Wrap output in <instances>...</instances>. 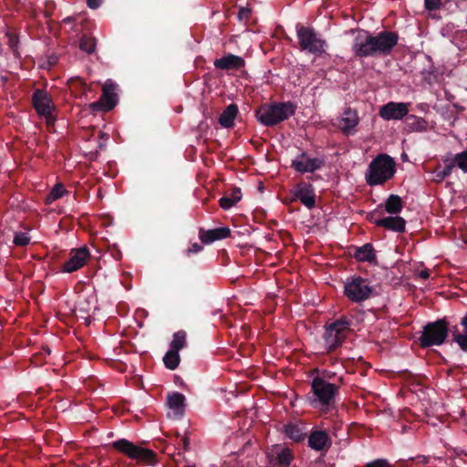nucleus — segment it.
I'll list each match as a JSON object with an SVG mask.
<instances>
[{
	"label": "nucleus",
	"instance_id": "obj_1",
	"mask_svg": "<svg viewBox=\"0 0 467 467\" xmlns=\"http://www.w3.org/2000/svg\"><path fill=\"white\" fill-rule=\"evenodd\" d=\"M356 32L351 50L358 58L389 56L400 39L399 34L390 30H383L376 35L364 29H357Z\"/></svg>",
	"mask_w": 467,
	"mask_h": 467
},
{
	"label": "nucleus",
	"instance_id": "obj_2",
	"mask_svg": "<svg viewBox=\"0 0 467 467\" xmlns=\"http://www.w3.org/2000/svg\"><path fill=\"white\" fill-rule=\"evenodd\" d=\"M339 388L340 385L335 382L313 379L306 400L312 408L328 412L336 408V398L338 395Z\"/></svg>",
	"mask_w": 467,
	"mask_h": 467
},
{
	"label": "nucleus",
	"instance_id": "obj_3",
	"mask_svg": "<svg viewBox=\"0 0 467 467\" xmlns=\"http://www.w3.org/2000/svg\"><path fill=\"white\" fill-rule=\"evenodd\" d=\"M296 109L293 101L264 103L256 109L255 116L261 124L274 127L294 116Z\"/></svg>",
	"mask_w": 467,
	"mask_h": 467
},
{
	"label": "nucleus",
	"instance_id": "obj_4",
	"mask_svg": "<svg viewBox=\"0 0 467 467\" xmlns=\"http://www.w3.org/2000/svg\"><path fill=\"white\" fill-rule=\"evenodd\" d=\"M396 172V163L390 156L379 154L369 163L366 172V182L369 186L382 185Z\"/></svg>",
	"mask_w": 467,
	"mask_h": 467
},
{
	"label": "nucleus",
	"instance_id": "obj_5",
	"mask_svg": "<svg viewBox=\"0 0 467 467\" xmlns=\"http://www.w3.org/2000/svg\"><path fill=\"white\" fill-rule=\"evenodd\" d=\"M351 325L352 320L346 316H342L326 326L323 338L328 353L335 351L342 345L350 331Z\"/></svg>",
	"mask_w": 467,
	"mask_h": 467
},
{
	"label": "nucleus",
	"instance_id": "obj_6",
	"mask_svg": "<svg viewBox=\"0 0 467 467\" xmlns=\"http://www.w3.org/2000/svg\"><path fill=\"white\" fill-rule=\"evenodd\" d=\"M296 36L301 51L320 57L326 52L327 42L313 27L298 23L296 26Z\"/></svg>",
	"mask_w": 467,
	"mask_h": 467
},
{
	"label": "nucleus",
	"instance_id": "obj_7",
	"mask_svg": "<svg viewBox=\"0 0 467 467\" xmlns=\"http://www.w3.org/2000/svg\"><path fill=\"white\" fill-rule=\"evenodd\" d=\"M449 331V322L446 318L427 323L419 337L420 347L426 348L442 345L448 337Z\"/></svg>",
	"mask_w": 467,
	"mask_h": 467
},
{
	"label": "nucleus",
	"instance_id": "obj_8",
	"mask_svg": "<svg viewBox=\"0 0 467 467\" xmlns=\"http://www.w3.org/2000/svg\"><path fill=\"white\" fill-rule=\"evenodd\" d=\"M111 447L123 453L127 457L148 465L156 463V453L150 449H145L126 440L119 439L111 443Z\"/></svg>",
	"mask_w": 467,
	"mask_h": 467
},
{
	"label": "nucleus",
	"instance_id": "obj_9",
	"mask_svg": "<svg viewBox=\"0 0 467 467\" xmlns=\"http://www.w3.org/2000/svg\"><path fill=\"white\" fill-rule=\"evenodd\" d=\"M374 290L370 281L360 275L348 278L344 285V295L353 303H361L369 299Z\"/></svg>",
	"mask_w": 467,
	"mask_h": 467
},
{
	"label": "nucleus",
	"instance_id": "obj_10",
	"mask_svg": "<svg viewBox=\"0 0 467 467\" xmlns=\"http://www.w3.org/2000/svg\"><path fill=\"white\" fill-rule=\"evenodd\" d=\"M32 104L39 116L45 117L47 123L53 124L55 119L52 116L54 105L51 96L44 89L36 88L32 95Z\"/></svg>",
	"mask_w": 467,
	"mask_h": 467
},
{
	"label": "nucleus",
	"instance_id": "obj_11",
	"mask_svg": "<svg viewBox=\"0 0 467 467\" xmlns=\"http://www.w3.org/2000/svg\"><path fill=\"white\" fill-rule=\"evenodd\" d=\"M325 164L324 159L311 158L306 151H302L291 162V167L299 173L315 172Z\"/></svg>",
	"mask_w": 467,
	"mask_h": 467
},
{
	"label": "nucleus",
	"instance_id": "obj_12",
	"mask_svg": "<svg viewBox=\"0 0 467 467\" xmlns=\"http://www.w3.org/2000/svg\"><path fill=\"white\" fill-rule=\"evenodd\" d=\"M410 103L389 101L379 108V115L385 120H400L409 114Z\"/></svg>",
	"mask_w": 467,
	"mask_h": 467
},
{
	"label": "nucleus",
	"instance_id": "obj_13",
	"mask_svg": "<svg viewBox=\"0 0 467 467\" xmlns=\"http://www.w3.org/2000/svg\"><path fill=\"white\" fill-rule=\"evenodd\" d=\"M294 200H299L307 209L316 207V193L314 186L307 182H299L291 191Z\"/></svg>",
	"mask_w": 467,
	"mask_h": 467
},
{
	"label": "nucleus",
	"instance_id": "obj_14",
	"mask_svg": "<svg viewBox=\"0 0 467 467\" xmlns=\"http://www.w3.org/2000/svg\"><path fill=\"white\" fill-rule=\"evenodd\" d=\"M90 256L87 247L72 250L69 258L64 263L62 269L66 273H72L80 269Z\"/></svg>",
	"mask_w": 467,
	"mask_h": 467
},
{
	"label": "nucleus",
	"instance_id": "obj_15",
	"mask_svg": "<svg viewBox=\"0 0 467 467\" xmlns=\"http://www.w3.org/2000/svg\"><path fill=\"white\" fill-rule=\"evenodd\" d=\"M267 458L273 467H289L294 455L288 447L275 445L272 452H267Z\"/></svg>",
	"mask_w": 467,
	"mask_h": 467
},
{
	"label": "nucleus",
	"instance_id": "obj_16",
	"mask_svg": "<svg viewBox=\"0 0 467 467\" xmlns=\"http://www.w3.org/2000/svg\"><path fill=\"white\" fill-rule=\"evenodd\" d=\"M331 445V438L326 431L314 430L308 435V446L314 451L327 452Z\"/></svg>",
	"mask_w": 467,
	"mask_h": 467
},
{
	"label": "nucleus",
	"instance_id": "obj_17",
	"mask_svg": "<svg viewBox=\"0 0 467 467\" xmlns=\"http://www.w3.org/2000/svg\"><path fill=\"white\" fill-rule=\"evenodd\" d=\"M358 122L359 118L358 116V112L351 108H347L339 120V127L345 135L349 136L356 133V127Z\"/></svg>",
	"mask_w": 467,
	"mask_h": 467
},
{
	"label": "nucleus",
	"instance_id": "obj_18",
	"mask_svg": "<svg viewBox=\"0 0 467 467\" xmlns=\"http://www.w3.org/2000/svg\"><path fill=\"white\" fill-rule=\"evenodd\" d=\"M231 235L229 227H219L211 230L199 229V239L203 244H210L215 241L223 240Z\"/></svg>",
	"mask_w": 467,
	"mask_h": 467
},
{
	"label": "nucleus",
	"instance_id": "obj_19",
	"mask_svg": "<svg viewBox=\"0 0 467 467\" xmlns=\"http://www.w3.org/2000/svg\"><path fill=\"white\" fill-rule=\"evenodd\" d=\"M351 256L358 262L378 265L376 250L372 244L367 243L361 246H353Z\"/></svg>",
	"mask_w": 467,
	"mask_h": 467
},
{
	"label": "nucleus",
	"instance_id": "obj_20",
	"mask_svg": "<svg viewBox=\"0 0 467 467\" xmlns=\"http://www.w3.org/2000/svg\"><path fill=\"white\" fill-rule=\"evenodd\" d=\"M213 65L215 68L222 70H239L245 66V61L242 57L228 53L215 59Z\"/></svg>",
	"mask_w": 467,
	"mask_h": 467
},
{
	"label": "nucleus",
	"instance_id": "obj_21",
	"mask_svg": "<svg viewBox=\"0 0 467 467\" xmlns=\"http://www.w3.org/2000/svg\"><path fill=\"white\" fill-rule=\"evenodd\" d=\"M284 432L295 442H301L307 436L306 427L302 422H289L284 425Z\"/></svg>",
	"mask_w": 467,
	"mask_h": 467
},
{
	"label": "nucleus",
	"instance_id": "obj_22",
	"mask_svg": "<svg viewBox=\"0 0 467 467\" xmlns=\"http://www.w3.org/2000/svg\"><path fill=\"white\" fill-rule=\"evenodd\" d=\"M117 85L111 80L108 79L102 88V95L100 99L106 103V109H113L118 103V95L116 93Z\"/></svg>",
	"mask_w": 467,
	"mask_h": 467
},
{
	"label": "nucleus",
	"instance_id": "obj_23",
	"mask_svg": "<svg viewBox=\"0 0 467 467\" xmlns=\"http://www.w3.org/2000/svg\"><path fill=\"white\" fill-rule=\"evenodd\" d=\"M381 222V227L396 232V233H404L406 228V221L404 218L400 216H387L383 218V221Z\"/></svg>",
	"mask_w": 467,
	"mask_h": 467
},
{
	"label": "nucleus",
	"instance_id": "obj_24",
	"mask_svg": "<svg viewBox=\"0 0 467 467\" xmlns=\"http://www.w3.org/2000/svg\"><path fill=\"white\" fill-rule=\"evenodd\" d=\"M168 407L176 414L182 415L185 408V396L180 392H172L167 395Z\"/></svg>",
	"mask_w": 467,
	"mask_h": 467
},
{
	"label": "nucleus",
	"instance_id": "obj_25",
	"mask_svg": "<svg viewBox=\"0 0 467 467\" xmlns=\"http://www.w3.org/2000/svg\"><path fill=\"white\" fill-rule=\"evenodd\" d=\"M238 113V107L232 103L228 105L219 117V123L223 128H231L234 124V119Z\"/></svg>",
	"mask_w": 467,
	"mask_h": 467
},
{
	"label": "nucleus",
	"instance_id": "obj_26",
	"mask_svg": "<svg viewBox=\"0 0 467 467\" xmlns=\"http://www.w3.org/2000/svg\"><path fill=\"white\" fill-rule=\"evenodd\" d=\"M404 206L401 197L397 194H390L383 204L384 213L399 214Z\"/></svg>",
	"mask_w": 467,
	"mask_h": 467
},
{
	"label": "nucleus",
	"instance_id": "obj_27",
	"mask_svg": "<svg viewBox=\"0 0 467 467\" xmlns=\"http://www.w3.org/2000/svg\"><path fill=\"white\" fill-rule=\"evenodd\" d=\"M242 199L241 189L234 187L230 194L223 196L219 200V205L223 210H229Z\"/></svg>",
	"mask_w": 467,
	"mask_h": 467
},
{
	"label": "nucleus",
	"instance_id": "obj_28",
	"mask_svg": "<svg viewBox=\"0 0 467 467\" xmlns=\"http://www.w3.org/2000/svg\"><path fill=\"white\" fill-rule=\"evenodd\" d=\"M406 117V130L409 132L426 130L427 122L423 118L415 115H407Z\"/></svg>",
	"mask_w": 467,
	"mask_h": 467
},
{
	"label": "nucleus",
	"instance_id": "obj_29",
	"mask_svg": "<svg viewBox=\"0 0 467 467\" xmlns=\"http://www.w3.org/2000/svg\"><path fill=\"white\" fill-rule=\"evenodd\" d=\"M186 337L187 334L184 330L175 332L170 344L171 349L179 352L181 349L185 348L187 345Z\"/></svg>",
	"mask_w": 467,
	"mask_h": 467
},
{
	"label": "nucleus",
	"instance_id": "obj_30",
	"mask_svg": "<svg viewBox=\"0 0 467 467\" xmlns=\"http://www.w3.org/2000/svg\"><path fill=\"white\" fill-rule=\"evenodd\" d=\"M180 355L179 352L170 349L166 352L163 357V363L165 367L171 370H174L178 368L180 363Z\"/></svg>",
	"mask_w": 467,
	"mask_h": 467
},
{
	"label": "nucleus",
	"instance_id": "obj_31",
	"mask_svg": "<svg viewBox=\"0 0 467 467\" xmlns=\"http://www.w3.org/2000/svg\"><path fill=\"white\" fill-rule=\"evenodd\" d=\"M384 218V210L383 204H379L376 209L371 211L367 215V220L371 223L376 224L379 227H381V222Z\"/></svg>",
	"mask_w": 467,
	"mask_h": 467
},
{
	"label": "nucleus",
	"instance_id": "obj_32",
	"mask_svg": "<svg viewBox=\"0 0 467 467\" xmlns=\"http://www.w3.org/2000/svg\"><path fill=\"white\" fill-rule=\"evenodd\" d=\"M96 47V40L94 37L88 36L87 35H83L79 41V48L88 53L91 54L95 51Z\"/></svg>",
	"mask_w": 467,
	"mask_h": 467
},
{
	"label": "nucleus",
	"instance_id": "obj_33",
	"mask_svg": "<svg viewBox=\"0 0 467 467\" xmlns=\"http://www.w3.org/2000/svg\"><path fill=\"white\" fill-rule=\"evenodd\" d=\"M454 167H458L463 172L467 173V150L457 153L451 161Z\"/></svg>",
	"mask_w": 467,
	"mask_h": 467
},
{
	"label": "nucleus",
	"instance_id": "obj_34",
	"mask_svg": "<svg viewBox=\"0 0 467 467\" xmlns=\"http://www.w3.org/2000/svg\"><path fill=\"white\" fill-rule=\"evenodd\" d=\"M454 168V164H452L451 161L447 163L442 169H436L435 173V180L437 182H442L445 178L449 177L452 171V169Z\"/></svg>",
	"mask_w": 467,
	"mask_h": 467
},
{
	"label": "nucleus",
	"instance_id": "obj_35",
	"mask_svg": "<svg viewBox=\"0 0 467 467\" xmlns=\"http://www.w3.org/2000/svg\"><path fill=\"white\" fill-rule=\"evenodd\" d=\"M6 36L8 38L7 45L9 46L10 49L14 53L16 57H18V45H19V38L18 36L13 32V31H7Z\"/></svg>",
	"mask_w": 467,
	"mask_h": 467
},
{
	"label": "nucleus",
	"instance_id": "obj_36",
	"mask_svg": "<svg viewBox=\"0 0 467 467\" xmlns=\"http://www.w3.org/2000/svg\"><path fill=\"white\" fill-rule=\"evenodd\" d=\"M311 373L314 376L313 379H321L324 381H330L336 378V373L327 369L319 370L318 368H316L312 370Z\"/></svg>",
	"mask_w": 467,
	"mask_h": 467
},
{
	"label": "nucleus",
	"instance_id": "obj_37",
	"mask_svg": "<svg viewBox=\"0 0 467 467\" xmlns=\"http://www.w3.org/2000/svg\"><path fill=\"white\" fill-rule=\"evenodd\" d=\"M66 193H67V191L65 189L63 184L58 183V184L55 185L54 188L51 190L50 193L48 194L47 199L49 202H53V201H56L59 198H61Z\"/></svg>",
	"mask_w": 467,
	"mask_h": 467
},
{
	"label": "nucleus",
	"instance_id": "obj_38",
	"mask_svg": "<svg viewBox=\"0 0 467 467\" xmlns=\"http://www.w3.org/2000/svg\"><path fill=\"white\" fill-rule=\"evenodd\" d=\"M13 243L16 246H26L30 243V237L26 233H16Z\"/></svg>",
	"mask_w": 467,
	"mask_h": 467
},
{
	"label": "nucleus",
	"instance_id": "obj_39",
	"mask_svg": "<svg viewBox=\"0 0 467 467\" xmlns=\"http://www.w3.org/2000/svg\"><path fill=\"white\" fill-rule=\"evenodd\" d=\"M89 109L92 112H108L110 109H106V103L103 102L101 99H99L98 101L92 102L89 105Z\"/></svg>",
	"mask_w": 467,
	"mask_h": 467
},
{
	"label": "nucleus",
	"instance_id": "obj_40",
	"mask_svg": "<svg viewBox=\"0 0 467 467\" xmlns=\"http://www.w3.org/2000/svg\"><path fill=\"white\" fill-rule=\"evenodd\" d=\"M364 467H394L386 459H376L364 465Z\"/></svg>",
	"mask_w": 467,
	"mask_h": 467
},
{
	"label": "nucleus",
	"instance_id": "obj_41",
	"mask_svg": "<svg viewBox=\"0 0 467 467\" xmlns=\"http://www.w3.org/2000/svg\"><path fill=\"white\" fill-rule=\"evenodd\" d=\"M424 5L428 11H436L441 6V0H424Z\"/></svg>",
	"mask_w": 467,
	"mask_h": 467
},
{
	"label": "nucleus",
	"instance_id": "obj_42",
	"mask_svg": "<svg viewBox=\"0 0 467 467\" xmlns=\"http://www.w3.org/2000/svg\"><path fill=\"white\" fill-rule=\"evenodd\" d=\"M456 343L459 345L462 351L467 352V333L457 334Z\"/></svg>",
	"mask_w": 467,
	"mask_h": 467
},
{
	"label": "nucleus",
	"instance_id": "obj_43",
	"mask_svg": "<svg viewBox=\"0 0 467 467\" xmlns=\"http://www.w3.org/2000/svg\"><path fill=\"white\" fill-rule=\"evenodd\" d=\"M251 16V9L248 7H242L238 12V18L240 21H248Z\"/></svg>",
	"mask_w": 467,
	"mask_h": 467
},
{
	"label": "nucleus",
	"instance_id": "obj_44",
	"mask_svg": "<svg viewBox=\"0 0 467 467\" xmlns=\"http://www.w3.org/2000/svg\"><path fill=\"white\" fill-rule=\"evenodd\" d=\"M203 246L198 243L192 244L191 246L186 250V254L190 256L192 254H197L202 251Z\"/></svg>",
	"mask_w": 467,
	"mask_h": 467
},
{
	"label": "nucleus",
	"instance_id": "obj_45",
	"mask_svg": "<svg viewBox=\"0 0 467 467\" xmlns=\"http://www.w3.org/2000/svg\"><path fill=\"white\" fill-rule=\"evenodd\" d=\"M100 0H87V5L91 9H97L100 6Z\"/></svg>",
	"mask_w": 467,
	"mask_h": 467
},
{
	"label": "nucleus",
	"instance_id": "obj_46",
	"mask_svg": "<svg viewBox=\"0 0 467 467\" xmlns=\"http://www.w3.org/2000/svg\"><path fill=\"white\" fill-rule=\"evenodd\" d=\"M419 275L422 279H428L430 277V272H429V270L425 269V270L420 271Z\"/></svg>",
	"mask_w": 467,
	"mask_h": 467
},
{
	"label": "nucleus",
	"instance_id": "obj_47",
	"mask_svg": "<svg viewBox=\"0 0 467 467\" xmlns=\"http://www.w3.org/2000/svg\"><path fill=\"white\" fill-rule=\"evenodd\" d=\"M417 460H418L419 463H422V464H426L429 462L428 458L426 456H423V455H419L417 457Z\"/></svg>",
	"mask_w": 467,
	"mask_h": 467
},
{
	"label": "nucleus",
	"instance_id": "obj_48",
	"mask_svg": "<svg viewBox=\"0 0 467 467\" xmlns=\"http://www.w3.org/2000/svg\"><path fill=\"white\" fill-rule=\"evenodd\" d=\"M182 442H183V449L185 451H187L189 449V445H190V441H189V439L187 437H183L182 439Z\"/></svg>",
	"mask_w": 467,
	"mask_h": 467
},
{
	"label": "nucleus",
	"instance_id": "obj_49",
	"mask_svg": "<svg viewBox=\"0 0 467 467\" xmlns=\"http://www.w3.org/2000/svg\"><path fill=\"white\" fill-rule=\"evenodd\" d=\"M451 333H452V336H453V340L456 342V335L457 334H461L458 327L456 326L453 327V328L451 329Z\"/></svg>",
	"mask_w": 467,
	"mask_h": 467
},
{
	"label": "nucleus",
	"instance_id": "obj_50",
	"mask_svg": "<svg viewBox=\"0 0 467 467\" xmlns=\"http://www.w3.org/2000/svg\"><path fill=\"white\" fill-rule=\"evenodd\" d=\"M71 20H72L71 17H67V18L64 19V22L69 23V22H71Z\"/></svg>",
	"mask_w": 467,
	"mask_h": 467
},
{
	"label": "nucleus",
	"instance_id": "obj_51",
	"mask_svg": "<svg viewBox=\"0 0 467 467\" xmlns=\"http://www.w3.org/2000/svg\"><path fill=\"white\" fill-rule=\"evenodd\" d=\"M184 467H193V466H191V465H187V466H184Z\"/></svg>",
	"mask_w": 467,
	"mask_h": 467
}]
</instances>
